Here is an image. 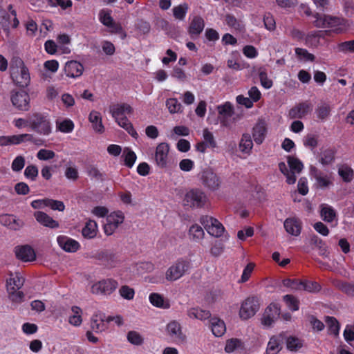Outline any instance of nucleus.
Wrapping results in <instances>:
<instances>
[{"instance_id": "1", "label": "nucleus", "mask_w": 354, "mask_h": 354, "mask_svg": "<svg viewBox=\"0 0 354 354\" xmlns=\"http://www.w3.org/2000/svg\"><path fill=\"white\" fill-rule=\"evenodd\" d=\"M10 77L13 82L19 87H26L30 82L28 68L19 57H13L10 66Z\"/></svg>"}, {"instance_id": "2", "label": "nucleus", "mask_w": 354, "mask_h": 354, "mask_svg": "<svg viewBox=\"0 0 354 354\" xmlns=\"http://www.w3.org/2000/svg\"><path fill=\"white\" fill-rule=\"evenodd\" d=\"M28 126L39 135L49 136L52 133L51 122L47 113H32L28 118Z\"/></svg>"}, {"instance_id": "3", "label": "nucleus", "mask_w": 354, "mask_h": 354, "mask_svg": "<svg viewBox=\"0 0 354 354\" xmlns=\"http://www.w3.org/2000/svg\"><path fill=\"white\" fill-rule=\"evenodd\" d=\"M190 268V261L180 258L167 270L165 279L169 281H176L183 277Z\"/></svg>"}, {"instance_id": "4", "label": "nucleus", "mask_w": 354, "mask_h": 354, "mask_svg": "<svg viewBox=\"0 0 354 354\" xmlns=\"http://www.w3.org/2000/svg\"><path fill=\"white\" fill-rule=\"evenodd\" d=\"M118 287L117 280L112 278L103 279L93 283L91 288L92 294L97 295L109 296Z\"/></svg>"}, {"instance_id": "5", "label": "nucleus", "mask_w": 354, "mask_h": 354, "mask_svg": "<svg viewBox=\"0 0 354 354\" xmlns=\"http://www.w3.org/2000/svg\"><path fill=\"white\" fill-rule=\"evenodd\" d=\"M205 194L198 189H193L186 193L183 199V205L192 208H201L207 202Z\"/></svg>"}, {"instance_id": "6", "label": "nucleus", "mask_w": 354, "mask_h": 354, "mask_svg": "<svg viewBox=\"0 0 354 354\" xmlns=\"http://www.w3.org/2000/svg\"><path fill=\"white\" fill-rule=\"evenodd\" d=\"M200 221L208 234L212 236L220 237L225 231L223 224L212 216H203L201 218Z\"/></svg>"}, {"instance_id": "7", "label": "nucleus", "mask_w": 354, "mask_h": 354, "mask_svg": "<svg viewBox=\"0 0 354 354\" xmlns=\"http://www.w3.org/2000/svg\"><path fill=\"white\" fill-rule=\"evenodd\" d=\"M259 299L257 297H248L242 304L239 315L243 319H248L253 317L259 309Z\"/></svg>"}, {"instance_id": "8", "label": "nucleus", "mask_w": 354, "mask_h": 354, "mask_svg": "<svg viewBox=\"0 0 354 354\" xmlns=\"http://www.w3.org/2000/svg\"><path fill=\"white\" fill-rule=\"evenodd\" d=\"M169 145L167 142L159 143L156 148L154 162L160 169H165L169 162Z\"/></svg>"}, {"instance_id": "9", "label": "nucleus", "mask_w": 354, "mask_h": 354, "mask_svg": "<svg viewBox=\"0 0 354 354\" xmlns=\"http://www.w3.org/2000/svg\"><path fill=\"white\" fill-rule=\"evenodd\" d=\"M106 223L104 225V231L106 235L110 236L124 222V215L121 211L113 212L106 216Z\"/></svg>"}, {"instance_id": "10", "label": "nucleus", "mask_w": 354, "mask_h": 354, "mask_svg": "<svg viewBox=\"0 0 354 354\" xmlns=\"http://www.w3.org/2000/svg\"><path fill=\"white\" fill-rule=\"evenodd\" d=\"M201 180L203 185L212 191L218 189L221 184L220 177L211 169H205L202 171Z\"/></svg>"}, {"instance_id": "11", "label": "nucleus", "mask_w": 354, "mask_h": 354, "mask_svg": "<svg viewBox=\"0 0 354 354\" xmlns=\"http://www.w3.org/2000/svg\"><path fill=\"white\" fill-rule=\"evenodd\" d=\"M12 105L19 111H28L30 106V96L24 91H16L11 95Z\"/></svg>"}, {"instance_id": "12", "label": "nucleus", "mask_w": 354, "mask_h": 354, "mask_svg": "<svg viewBox=\"0 0 354 354\" xmlns=\"http://www.w3.org/2000/svg\"><path fill=\"white\" fill-rule=\"evenodd\" d=\"M166 331L175 344H179L185 342L186 335L183 333L181 326L178 322L172 321L167 324Z\"/></svg>"}, {"instance_id": "13", "label": "nucleus", "mask_w": 354, "mask_h": 354, "mask_svg": "<svg viewBox=\"0 0 354 354\" xmlns=\"http://www.w3.org/2000/svg\"><path fill=\"white\" fill-rule=\"evenodd\" d=\"M190 22L187 27V32L192 39H196L203 31L205 23L204 19L200 15L189 17Z\"/></svg>"}, {"instance_id": "14", "label": "nucleus", "mask_w": 354, "mask_h": 354, "mask_svg": "<svg viewBox=\"0 0 354 354\" xmlns=\"http://www.w3.org/2000/svg\"><path fill=\"white\" fill-rule=\"evenodd\" d=\"M281 309L279 304H270L265 310L261 319V323L266 327H270L277 320L280 315Z\"/></svg>"}, {"instance_id": "15", "label": "nucleus", "mask_w": 354, "mask_h": 354, "mask_svg": "<svg viewBox=\"0 0 354 354\" xmlns=\"http://www.w3.org/2000/svg\"><path fill=\"white\" fill-rule=\"evenodd\" d=\"M133 111V108L128 104L122 103L113 105L110 107V112L112 117L120 126L123 119L127 118L125 114H131Z\"/></svg>"}, {"instance_id": "16", "label": "nucleus", "mask_w": 354, "mask_h": 354, "mask_svg": "<svg viewBox=\"0 0 354 354\" xmlns=\"http://www.w3.org/2000/svg\"><path fill=\"white\" fill-rule=\"evenodd\" d=\"M312 110L313 105L310 102L308 101L299 102L289 110L288 117L290 119H302Z\"/></svg>"}, {"instance_id": "17", "label": "nucleus", "mask_w": 354, "mask_h": 354, "mask_svg": "<svg viewBox=\"0 0 354 354\" xmlns=\"http://www.w3.org/2000/svg\"><path fill=\"white\" fill-rule=\"evenodd\" d=\"M15 253L17 259L24 262L33 261L36 259V254L34 249L28 245L15 247Z\"/></svg>"}, {"instance_id": "18", "label": "nucleus", "mask_w": 354, "mask_h": 354, "mask_svg": "<svg viewBox=\"0 0 354 354\" xmlns=\"http://www.w3.org/2000/svg\"><path fill=\"white\" fill-rule=\"evenodd\" d=\"M107 317L102 313H94L91 318V328L95 333H101L108 328Z\"/></svg>"}, {"instance_id": "19", "label": "nucleus", "mask_w": 354, "mask_h": 354, "mask_svg": "<svg viewBox=\"0 0 354 354\" xmlns=\"http://www.w3.org/2000/svg\"><path fill=\"white\" fill-rule=\"evenodd\" d=\"M57 241L59 246L68 252H75L80 248V244L78 241L66 236H58Z\"/></svg>"}, {"instance_id": "20", "label": "nucleus", "mask_w": 354, "mask_h": 354, "mask_svg": "<svg viewBox=\"0 0 354 354\" xmlns=\"http://www.w3.org/2000/svg\"><path fill=\"white\" fill-rule=\"evenodd\" d=\"M99 260L107 268H115L121 261L119 255L117 253L104 251L99 254Z\"/></svg>"}, {"instance_id": "21", "label": "nucleus", "mask_w": 354, "mask_h": 354, "mask_svg": "<svg viewBox=\"0 0 354 354\" xmlns=\"http://www.w3.org/2000/svg\"><path fill=\"white\" fill-rule=\"evenodd\" d=\"M286 339V335L284 333H281L278 335H274L270 337L267 348V354H277L282 348L281 344Z\"/></svg>"}, {"instance_id": "22", "label": "nucleus", "mask_w": 354, "mask_h": 354, "mask_svg": "<svg viewBox=\"0 0 354 354\" xmlns=\"http://www.w3.org/2000/svg\"><path fill=\"white\" fill-rule=\"evenodd\" d=\"M1 225L12 230H19L24 226V222L17 219L13 214H5L0 215Z\"/></svg>"}, {"instance_id": "23", "label": "nucleus", "mask_w": 354, "mask_h": 354, "mask_svg": "<svg viewBox=\"0 0 354 354\" xmlns=\"http://www.w3.org/2000/svg\"><path fill=\"white\" fill-rule=\"evenodd\" d=\"M283 226L288 234L297 236L301 234L302 223L300 219L295 217L287 218L283 223Z\"/></svg>"}, {"instance_id": "24", "label": "nucleus", "mask_w": 354, "mask_h": 354, "mask_svg": "<svg viewBox=\"0 0 354 354\" xmlns=\"http://www.w3.org/2000/svg\"><path fill=\"white\" fill-rule=\"evenodd\" d=\"M84 71L83 65L75 60L68 61L66 63L64 66V72L66 76L70 77H80Z\"/></svg>"}, {"instance_id": "25", "label": "nucleus", "mask_w": 354, "mask_h": 354, "mask_svg": "<svg viewBox=\"0 0 354 354\" xmlns=\"http://www.w3.org/2000/svg\"><path fill=\"white\" fill-rule=\"evenodd\" d=\"M36 221L43 226L55 229L59 227V223L48 216L46 213L41 211H37L34 213Z\"/></svg>"}, {"instance_id": "26", "label": "nucleus", "mask_w": 354, "mask_h": 354, "mask_svg": "<svg viewBox=\"0 0 354 354\" xmlns=\"http://www.w3.org/2000/svg\"><path fill=\"white\" fill-rule=\"evenodd\" d=\"M310 173L315 179L316 183L319 187L326 188L332 184L329 176L318 169L314 167L310 170Z\"/></svg>"}, {"instance_id": "27", "label": "nucleus", "mask_w": 354, "mask_h": 354, "mask_svg": "<svg viewBox=\"0 0 354 354\" xmlns=\"http://www.w3.org/2000/svg\"><path fill=\"white\" fill-rule=\"evenodd\" d=\"M267 133V128L264 122L257 123L252 129V138L257 145L264 141Z\"/></svg>"}, {"instance_id": "28", "label": "nucleus", "mask_w": 354, "mask_h": 354, "mask_svg": "<svg viewBox=\"0 0 354 354\" xmlns=\"http://www.w3.org/2000/svg\"><path fill=\"white\" fill-rule=\"evenodd\" d=\"M239 148L241 153L245 155H250L253 148V141L250 134L244 133L242 134L239 143Z\"/></svg>"}, {"instance_id": "29", "label": "nucleus", "mask_w": 354, "mask_h": 354, "mask_svg": "<svg viewBox=\"0 0 354 354\" xmlns=\"http://www.w3.org/2000/svg\"><path fill=\"white\" fill-rule=\"evenodd\" d=\"M339 24V18L324 15L323 17H317L315 21L317 27L332 28Z\"/></svg>"}, {"instance_id": "30", "label": "nucleus", "mask_w": 354, "mask_h": 354, "mask_svg": "<svg viewBox=\"0 0 354 354\" xmlns=\"http://www.w3.org/2000/svg\"><path fill=\"white\" fill-rule=\"evenodd\" d=\"M97 224L93 220H88L82 230V234L85 239H91L97 236Z\"/></svg>"}, {"instance_id": "31", "label": "nucleus", "mask_w": 354, "mask_h": 354, "mask_svg": "<svg viewBox=\"0 0 354 354\" xmlns=\"http://www.w3.org/2000/svg\"><path fill=\"white\" fill-rule=\"evenodd\" d=\"M150 303L157 308L168 309L170 308V303L168 299H165L162 295L158 293H151L149 296Z\"/></svg>"}, {"instance_id": "32", "label": "nucleus", "mask_w": 354, "mask_h": 354, "mask_svg": "<svg viewBox=\"0 0 354 354\" xmlns=\"http://www.w3.org/2000/svg\"><path fill=\"white\" fill-rule=\"evenodd\" d=\"M210 324L212 333L216 337H221L225 333V324L221 319L213 317L210 319Z\"/></svg>"}, {"instance_id": "33", "label": "nucleus", "mask_w": 354, "mask_h": 354, "mask_svg": "<svg viewBox=\"0 0 354 354\" xmlns=\"http://www.w3.org/2000/svg\"><path fill=\"white\" fill-rule=\"evenodd\" d=\"M320 207V215L322 219L327 223L333 222L336 218V212L334 208L328 204H322Z\"/></svg>"}, {"instance_id": "34", "label": "nucleus", "mask_w": 354, "mask_h": 354, "mask_svg": "<svg viewBox=\"0 0 354 354\" xmlns=\"http://www.w3.org/2000/svg\"><path fill=\"white\" fill-rule=\"evenodd\" d=\"M205 232L203 229L198 224L192 225L189 230V239L194 242H199L204 237Z\"/></svg>"}, {"instance_id": "35", "label": "nucleus", "mask_w": 354, "mask_h": 354, "mask_svg": "<svg viewBox=\"0 0 354 354\" xmlns=\"http://www.w3.org/2000/svg\"><path fill=\"white\" fill-rule=\"evenodd\" d=\"M331 107L326 102L321 103L315 109V114L319 120L324 122L330 115Z\"/></svg>"}, {"instance_id": "36", "label": "nucleus", "mask_w": 354, "mask_h": 354, "mask_svg": "<svg viewBox=\"0 0 354 354\" xmlns=\"http://www.w3.org/2000/svg\"><path fill=\"white\" fill-rule=\"evenodd\" d=\"M338 174L345 183L351 182L354 178L353 169L346 164L342 165L339 167Z\"/></svg>"}, {"instance_id": "37", "label": "nucleus", "mask_w": 354, "mask_h": 354, "mask_svg": "<svg viewBox=\"0 0 354 354\" xmlns=\"http://www.w3.org/2000/svg\"><path fill=\"white\" fill-rule=\"evenodd\" d=\"M187 315L190 318H195L200 320H205L211 317L209 310H203L199 308H192L188 310Z\"/></svg>"}, {"instance_id": "38", "label": "nucleus", "mask_w": 354, "mask_h": 354, "mask_svg": "<svg viewBox=\"0 0 354 354\" xmlns=\"http://www.w3.org/2000/svg\"><path fill=\"white\" fill-rule=\"evenodd\" d=\"M89 120L93 124L94 130L98 133H102L104 127L102 122L100 113L97 111H91L89 114Z\"/></svg>"}, {"instance_id": "39", "label": "nucleus", "mask_w": 354, "mask_h": 354, "mask_svg": "<svg viewBox=\"0 0 354 354\" xmlns=\"http://www.w3.org/2000/svg\"><path fill=\"white\" fill-rule=\"evenodd\" d=\"M335 150L328 148L321 152L319 162L323 165H328L334 162Z\"/></svg>"}, {"instance_id": "40", "label": "nucleus", "mask_w": 354, "mask_h": 354, "mask_svg": "<svg viewBox=\"0 0 354 354\" xmlns=\"http://www.w3.org/2000/svg\"><path fill=\"white\" fill-rule=\"evenodd\" d=\"M24 283V279L19 273H16L15 275L11 274V277L7 280V289L14 288L19 290Z\"/></svg>"}, {"instance_id": "41", "label": "nucleus", "mask_w": 354, "mask_h": 354, "mask_svg": "<svg viewBox=\"0 0 354 354\" xmlns=\"http://www.w3.org/2000/svg\"><path fill=\"white\" fill-rule=\"evenodd\" d=\"M285 341L287 349L292 352H296L303 346V341L294 336H286Z\"/></svg>"}, {"instance_id": "42", "label": "nucleus", "mask_w": 354, "mask_h": 354, "mask_svg": "<svg viewBox=\"0 0 354 354\" xmlns=\"http://www.w3.org/2000/svg\"><path fill=\"white\" fill-rule=\"evenodd\" d=\"M336 287L348 297L354 298L353 283L344 281H339L337 282Z\"/></svg>"}, {"instance_id": "43", "label": "nucleus", "mask_w": 354, "mask_h": 354, "mask_svg": "<svg viewBox=\"0 0 354 354\" xmlns=\"http://www.w3.org/2000/svg\"><path fill=\"white\" fill-rule=\"evenodd\" d=\"M225 24L230 28H234L239 31H242L244 29V25L243 22L238 20L233 15L226 14L225 16Z\"/></svg>"}, {"instance_id": "44", "label": "nucleus", "mask_w": 354, "mask_h": 354, "mask_svg": "<svg viewBox=\"0 0 354 354\" xmlns=\"http://www.w3.org/2000/svg\"><path fill=\"white\" fill-rule=\"evenodd\" d=\"M188 10L189 6L187 3H180L173 8V15L176 19L183 21L185 19Z\"/></svg>"}, {"instance_id": "45", "label": "nucleus", "mask_w": 354, "mask_h": 354, "mask_svg": "<svg viewBox=\"0 0 354 354\" xmlns=\"http://www.w3.org/2000/svg\"><path fill=\"white\" fill-rule=\"evenodd\" d=\"M71 311L73 315L69 316L68 322L74 326H80L82 322V318L81 316L82 313V309L78 306H74L71 308Z\"/></svg>"}, {"instance_id": "46", "label": "nucleus", "mask_w": 354, "mask_h": 354, "mask_svg": "<svg viewBox=\"0 0 354 354\" xmlns=\"http://www.w3.org/2000/svg\"><path fill=\"white\" fill-rule=\"evenodd\" d=\"M258 75L261 85L266 89H269L273 86V82L268 77L267 70L265 67L258 69Z\"/></svg>"}, {"instance_id": "47", "label": "nucleus", "mask_w": 354, "mask_h": 354, "mask_svg": "<svg viewBox=\"0 0 354 354\" xmlns=\"http://www.w3.org/2000/svg\"><path fill=\"white\" fill-rule=\"evenodd\" d=\"M74 123L70 119H64L62 121H56L57 130L64 133H68L73 131Z\"/></svg>"}, {"instance_id": "48", "label": "nucleus", "mask_w": 354, "mask_h": 354, "mask_svg": "<svg viewBox=\"0 0 354 354\" xmlns=\"http://www.w3.org/2000/svg\"><path fill=\"white\" fill-rule=\"evenodd\" d=\"M244 348V344L242 341L237 338H231L227 340L225 351L226 353H230L234 352L235 350L241 348L243 349Z\"/></svg>"}, {"instance_id": "49", "label": "nucleus", "mask_w": 354, "mask_h": 354, "mask_svg": "<svg viewBox=\"0 0 354 354\" xmlns=\"http://www.w3.org/2000/svg\"><path fill=\"white\" fill-rule=\"evenodd\" d=\"M278 166L279 171L286 177V183L289 185L295 184L297 180L295 173L290 171L283 162H279Z\"/></svg>"}, {"instance_id": "50", "label": "nucleus", "mask_w": 354, "mask_h": 354, "mask_svg": "<svg viewBox=\"0 0 354 354\" xmlns=\"http://www.w3.org/2000/svg\"><path fill=\"white\" fill-rule=\"evenodd\" d=\"M326 323L328 325V330L330 334L337 336L339 333L340 326L336 318L334 317H326Z\"/></svg>"}, {"instance_id": "51", "label": "nucleus", "mask_w": 354, "mask_h": 354, "mask_svg": "<svg viewBox=\"0 0 354 354\" xmlns=\"http://www.w3.org/2000/svg\"><path fill=\"white\" fill-rule=\"evenodd\" d=\"M322 36V31L309 32L305 37L306 45L309 47L317 46L319 43V38Z\"/></svg>"}, {"instance_id": "52", "label": "nucleus", "mask_w": 354, "mask_h": 354, "mask_svg": "<svg viewBox=\"0 0 354 354\" xmlns=\"http://www.w3.org/2000/svg\"><path fill=\"white\" fill-rule=\"evenodd\" d=\"M301 283L300 290H303L309 292L316 293L321 290V286L316 281L301 280Z\"/></svg>"}, {"instance_id": "53", "label": "nucleus", "mask_w": 354, "mask_h": 354, "mask_svg": "<svg viewBox=\"0 0 354 354\" xmlns=\"http://www.w3.org/2000/svg\"><path fill=\"white\" fill-rule=\"evenodd\" d=\"M123 156L124 165L128 168H132L137 159L136 153L131 149L126 148L124 150Z\"/></svg>"}, {"instance_id": "54", "label": "nucleus", "mask_w": 354, "mask_h": 354, "mask_svg": "<svg viewBox=\"0 0 354 354\" xmlns=\"http://www.w3.org/2000/svg\"><path fill=\"white\" fill-rule=\"evenodd\" d=\"M111 12L109 9H102L99 12V21L106 27H109L114 22L111 17Z\"/></svg>"}, {"instance_id": "55", "label": "nucleus", "mask_w": 354, "mask_h": 354, "mask_svg": "<svg viewBox=\"0 0 354 354\" xmlns=\"http://www.w3.org/2000/svg\"><path fill=\"white\" fill-rule=\"evenodd\" d=\"M283 300L286 306L292 311H297L299 308V299L292 295H286L283 297Z\"/></svg>"}, {"instance_id": "56", "label": "nucleus", "mask_w": 354, "mask_h": 354, "mask_svg": "<svg viewBox=\"0 0 354 354\" xmlns=\"http://www.w3.org/2000/svg\"><path fill=\"white\" fill-rule=\"evenodd\" d=\"M217 109L218 114L226 118H231L234 114L233 106L229 102H226L223 104L219 105Z\"/></svg>"}, {"instance_id": "57", "label": "nucleus", "mask_w": 354, "mask_h": 354, "mask_svg": "<svg viewBox=\"0 0 354 354\" xmlns=\"http://www.w3.org/2000/svg\"><path fill=\"white\" fill-rule=\"evenodd\" d=\"M9 299L15 304H21L24 299V293L14 288H8Z\"/></svg>"}, {"instance_id": "58", "label": "nucleus", "mask_w": 354, "mask_h": 354, "mask_svg": "<svg viewBox=\"0 0 354 354\" xmlns=\"http://www.w3.org/2000/svg\"><path fill=\"white\" fill-rule=\"evenodd\" d=\"M288 164L290 171L299 173L303 169L304 165L302 162L297 158L288 156Z\"/></svg>"}, {"instance_id": "59", "label": "nucleus", "mask_w": 354, "mask_h": 354, "mask_svg": "<svg viewBox=\"0 0 354 354\" xmlns=\"http://www.w3.org/2000/svg\"><path fill=\"white\" fill-rule=\"evenodd\" d=\"M166 106L170 113L182 111V105L176 98H169L166 100Z\"/></svg>"}, {"instance_id": "60", "label": "nucleus", "mask_w": 354, "mask_h": 354, "mask_svg": "<svg viewBox=\"0 0 354 354\" xmlns=\"http://www.w3.org/2000/svg\"><path fill=\"white\" fill-rule=\"evenodd\" d=\"M295 52L298 59L301 60L314 62L315 59V55L305 48H296Z\"/></svg>"}, {"instance_id": "61", "label": "nucleus", "mask_w": 354, "mask_h": 354, "mask_svg": "<svg viewBox=\"0 0 354 354\" xmlns=\"http://www.w3.org/2000/svg\"><path fill=\"white\" fill-rule=\"evenodd\" d=\"M119 294L124 299L132 300L135 296V290L127 285H123L119 289Z\"/></svg>"}, {"instance_id": "62", "label": "nucleus", "mask_w": 354, "mask_h": 354, "mask_svg": "<svg viewBox=\"0 0 354 354\" xmlns=\"http://www.w3.org/2000/svg\"><path fill=\"white\" fill-rule=\"evenodd\" d=\"M38 174V168L35 165H28L24 170V176L32 181L36 180Z\"/></svg>"}, {"instance_id": "63", "label": "nucleus", "mask_w": 354, "mask_h": 354, "mask_svg": "<svg viewBox=\"0 0 354 354\" xmlns=\"http://www.w3.org/2000/svg\"><path fill=\"white\" fill-rule=\"evenodd\" d=\"M64 175L66 178L72 181H76L79 178V172L75 165H68L66 167Z\"/></svg>"}, {"instance_id": "64", "label": "nucleus", "mask_w": 354, "mask_h": 354, "mask_svg": "<svg viewBox=\"0 0 354 354\" xmlns=\"http://www.w3.org/2000/svg\"><path fill=\"white\" fill-rule=\"evenodd\" d=\"M127 340L133 345H141L143 343V338L136 331L131 330L127 333Z\"/></svg>"}]
</instances>
